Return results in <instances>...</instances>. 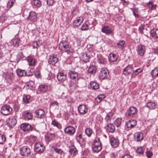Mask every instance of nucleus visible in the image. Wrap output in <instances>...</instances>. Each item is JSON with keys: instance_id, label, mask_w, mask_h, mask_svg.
Here are the masks:
<instances>
[{"instance_id": "f257e3e1", "label": "nucleus", "mask_w": 158, "mask_h": 158, "mask_svg": "<svg viewBox=\"0 0 158 158\" xmlns=\"http://www.w3.org/2000/svg\"><path fill=\"white\" fill-rule=\"evenodd\" d=\"M59 49L64 52L70 54L73 52V49L69 45V43L65 40L61 41L59 45Z\"/></svg>"}, {"instance_id": "f03ea898", "label": "nucleus", "mask_w": 158, "mask_h": 158, "mask_svg": "<svg viewBox=\"0 0 158 158\" xmlns=\"http://www.w3.org/2000/svg\"><path fill=\"white\" fill-rule=\"evenodd\" d=\"M12 111V109L9 105H4L2 106L1 112L3 115H7L10 114Z\"/></svg>"}, {"instance_id": "7ed1b4c3", "label": "nucleus", "mask_w": 158, "mask_h": 158, "mask_svg": "<svg viewBox=\"0 0 158 158\" xmlns=\"http://www.w3.org/2000/svg\"><path fill=\"white\" fill-rule=\"evenodd\" d=\"M20 154L24 156H28L31 153L30 148L27 146H24L21 147L20 149Z\"/></svg>"}, {"instance_id": "20e7f679", "label": "nucleus", "mask_w": 158, "mask_h": 158, "mask_svg": "<svg viewBox=\"0 0 158 158\" xmlns=\"http://www.w3.org/2000/svg\"><path fill=\"white\" fill-rule=\"evenodd\" d=\"M88 107L85 104H81L78 107V111L81 114L84 115L88 112Z\"/></svg>"}, {"instance_id": "39448f33", "label": "nucleus", "mask_w": 158, "mask_h": 158, "mask_svg": "<svg viewBox=\"0 0 158 158\" xmlns=\"http://www.w3.org/2000/svg\"><path fill=\"white\" fill-rule=\"evenodd\" d=\"M21 129L24 132H29L33 130V127L27 123L22 124L20 126Z\"/></svg>"}, {"instance_id": "423d86ee", "label": "nucleus", "mask_w": 158, "mask_h": 158, "mask_svg": "<svg viewBox=\"0 0 158 158\" xmlns=\"http://www.w3.org/2000/svg\"><path fill=\"white\" fill-rule=\"evenodd\" d=\"M109 74V71L107 69L105 68H102L100 71L99 77L100 79H104L107 77Z\"/></svg>"}, {"instance_id": "0eeeda50", "label": "nucleus", "mask_w": 158, "mask_h": 158, "mask_svg": "<svg viewBox=\"0 0 158 158\" xmlns=\"http://www.w3.org/2000/svg\"><path fill=\"white\" fill-rule=\"evenodd\" d=\"M136 51L138 55L143 56L145 52V46L142 44L138 45Z\"/></svg>"}, {"instance_id": "6e6552de", "label": "nucleus", "mask_w": 158, "mask_h": 158, "mask_svg": "<svg viewBox=\"0 0 158 158\" xmlns=\"http://www.w3.org/2000/svg\"><path fill=\"white\" fill-rule=\"evenodd\" d=\"M137 111V109L135 107L131 106L126 112V115L127 117L132 116L136 113Z\"/></svg>"}, {"instance_id": "1a4fd4ad", "label": "nucleus", "mask_w": 158, "mask_h": 158, "mask_svg": "<svg viewBox=\"0 0 158 158\" xmlns=\"http://www.w3.org/2000/svg\"><path fill=\"white\" fill-rule=\"evenodd\" d=\"M45 149L43 145L40 143H38L35 144V150L38 153L42 152Z\"/></svg>"}, {"instance_id": "9d476101", "label": "nucleus", "mask_w": 158, "mask_h": 158, "mask_svg": "<svg viewBox=\"0 0 158 158\" xmlns=\"http://www.w3.org/2000/svg\"><path fill=\"white\" fill-rule=\"evenodd\" d=\"M58 59L56 55L52 54L49 56L48 62L50 64L54 65L58 62Z\"/></svg>"}, {"instance_id": "9b49d317", "label": "nucleus", "mask_w": 158, "mask_h": 158, "mask_svg": "<svg viewBox=\"0 0 158 158\" xmlns=\"http://www.w3.org/2000/svg\"><path fill=\"white\" fill-rule=\"evenodd\" d=\"M27 61L28 62V65L30 66H34L36 63V59L31 55L27 57Z\"/></svg>"}, {"instance_id": "f8f14e48", "label": "nucleus", "mask_w": 158, "mask_h": 158, "mask_svg": "<svg viewBox=\"0 0 158 158\" xmlns=\"http://www.w3.org/2000/svg\"><path fill=\"white\" fill-rule=\"evenodd\" d=\"M17 123L16 119L14 117H10L7 120V125L10 127H13Z\"/></svg>"}, {"instance_id": "ddd939ff", "label": "nucleus", "mask_w": 158, "mask_h": 158, "mask_svg": "<svg viewBox=\"0 0 158 158\" xmlns=\"http://www.w3.org/2000/svg\"><path fill=\"white\" fill-rule=\"evenodd\" d=\"M37 15L36 13L34 11H31L29 15L27 18V20L30 21H35L37 20Z\"/></svg>"}, {"instance_id": "4468645a", "label": "nucleus", "mask_w": 158, "mask_h": 158, "mask_svg": "<svg viewBox=\"0 0 158 158\" xmlns=\"http://www.w3.org/2000/svg\"><path fill=\"white\" fill-rule=\"evenodd\" d=\"M36 116L38 118H43L45 117V113L42 109H39L35 111Z\"/></svg>"}, {"instance_id": "2eb2a0df", "label": "nucleus", "mask_w": 158, "mask_h": 158, "mask_svg": "<svg viewBox=\"0 0 158 158\" xmlns=\"http://www.w3.org/2000/svg\"><path fill=\"white\" fill-rule=\"evenodd\" d=\"M76 139L80 144L84 143L85 142V140L82 138V134L80 132H77V133Z\"/></svg>"}, {"instance_id": "dca6fc26", "label": "nucleus", "mask_w": 158, "mask_h": 158, "mask_svg": "<svg viewBox=\"0 0 158 158\" xmlns=\"http://www.w3.org/2000/svg\"><path fill=\"white\" fill-rule=\"evenodd\" d=\"M65 133L71 135H73L75 132V129L72 126H68L64 129Z\"/></svg>"}, {"instance_id": "f3484780", "label": "nucleus", "mask_w": 158, "mask_h": 158, "mask_svg": "<svg viewBox=\"0 0 158 158\" xmlns=\"http://www.w3.org/2000/svg\"><path fill=\"white\" fill-rule=\"evenodd\" d=\"M136 121L135 120H129L126 123L127 128L131 129L136 125Z\"/></svg>"}, {"instance_id": "a211bd4d", "label": "nucleus", "mask_w": 158, "mask_h": 158, "mask_svg": "<svg viewBox=\"0 0 158 158\" xmlns=\"http://www.w3.org/2000/svg\"><path fill=\"white\" fill-rule=\"evenodd\" d=\"M83 21V18L82 17H77L76 19L74 21L73 24L75 26L78 27L81 24Z\"/></svg>"}, {"instance_id": "6ab92c4d", "label": "nucleus", "mask_w": 158, "mask_h": 158, "mask_svg": "<svg viewBox=\"0 0 158 158\" xmlns=\"http://www.w3.org/2000/svg\"><path fill=\"white\" fill-rule=\"evenodd\" d=\"M102 31L106 34H110L112 33V30L109 26H104L102 28Z\"/></svg>"}, {"instance_id": "aec40b11", "label": "nucleus", "mask_w": 158, "mask_h": 158, "mask_svg": "<svg viewBox=\"0 0 158 158\" xmlns=\"http://www.w3.org/2000/svg\"><path fill=\"white\" fill-rule=\"evenodd\" d=\"M135 140L137 141H139L142 140L143 139V134L140 132H137L134 134Z\"/></svg>"}, {"instance_id": "412c9836", "label": "nucleus", "mask_w": 158, "mask_h": 158, "mask_svg": "<svg viewBox=\"0 0 158 158\" xmlns=\"http://www.w3.org/2000/svg\"><path fill=\"white\" fill-rule=\"evenodd\" d=\"M57 78L59 81H64L66 79V75L63 73L60 72L58 73Z\"/></svg>"}, {"instance_id": "4be33fe9", "label": "nucleus", "mask_w": 158, "mask_h": 158, "mask_svg": "<svg viewBox=\"0 0 158 158\" xmlns=\"http://www.w3.org/2000/svg\"><path fill=\"white\" fill-rule=\"evenodd\" d=\"M69 76L70 78L75 81L78 80L77 73L74 72L70 71L69 73Z\"/></svg>"}, {"instance_id": "5701e85b", "label": "nucleus", "mask_w": 158, "mask_h": 158, "mask_svg": "<svg viewBox=\"0 0 158 158\" xmlns=\"http://www.w3.org/2000/svg\"><path fill=\"white\" fill-rule=\"evenodd\" d=\"M69 87L71 90H73L78 87L77 82L76 81H71L69 85Z\"/></svg>"}, {"instance_id": "b1692460", "label": "nucleus", "mask_w": 158, "mask_h": 158, "mask_svg": "<svg viewBox=\"0 0 158 158\" xmlns=\"http://www.w3.org/2000/svg\"><path fill=\"white\" fill-rule=\"evenodd\" d=\"M110 143L111 146L114 148H116L118 146V140L112 138L110 139Z\"/></svg>"}, {"instance_id": "393cba45", "label": "nucleus", "mask_w": 158, "mask_h": 158, "mask_svg": "<svg viewBox=\"0 0 158 158\" xmlns=\"http://www.w3.org/2000/svg\"><path fill=\"white\" fill-rule=\"evenodd\" d=\"M81 58L83 61L87 63L89 61L90 57L89 55H88L87 53L84 52L82 53Z\"/></svg>"}, {"instance_id": "a878e982", "label": "nucleus", "mask_w": 158, "mask_h": 158, "mask_svg": "<svg viewBox=\"0 0 158 158\" xmlns=\"http://www.w3.org/2000/svg\"><path fill=\"white\" fill-rule=\"evenodd\" d=\"M150 34L153 38H158V29H153L152 30L150 31Z\"/></svg>"}, {"instance_id": "bb28decb", "label": "nucleus", "mask_w": 158, "mask_h": 158, "mask_svg": "<svg viewBox=\"0 0 158 158\" xmlns=\"http://www.w3.org/2000/svg\"><path fill=\"white\" fill-rule=\"evenodd\" d=\"M132 71V68L130 66H128L124 69L123 73L125 75H128L130 74Z\"/></svg>"}, {"instance_id": "cd10ccee", "label": "nucleus", "mask_w": 158, "mask_h": 158, "mask_svg": "<svg viewBox=\"0 0 158 158\" xmlns=\"http://www.w3.org/2000/svg\"><path fill=\"white\" fill-rule=\"evenodd\" d=\"M39 90L42 93H45L48 89V86L46 85H41L38 87Z\"/></svg>"}, {"instance_id": "c85d7f7f", "label": "nucleus", "mask_w": 158, "mask_h": 158, "mask_svg": "<svg viewBox=\"0 0 158 158\" xmlns=\"http://www.w3.org/2000/svg\"><path fill=\"white\" fill-rule=\"evenodd\" d=\"M98 62L102 64H105L106 62V60L101 55H99L98 56Z\"/></svg>"}, {"instance_id": "c756f323", "label": "nucleus", "mask_w": 158, "mask_h": 158, "mask_svg": "<svg viewBox=\"0 0 158 158\" xmlns=\"http://www.w3.org/2000/svg\"><path fill=\"white\" fill-rule=\"evenodd\" d=\"M69 152L70 154L74 156L76 155L78 152L76 147L73 145L71 146Z\"/></svg>"}, {"instance_id": "7c9ffc66", "label": "nucleus", "mask_w": 158, "mask_h": 158, "mask_svg": "<svg viewBox=\"0 0 158 158\" xmlns=\"http://www.w3.org/2000/svg\"><path fill=\"white\" fill-rule=\"evenodd\" d=\"M146 106L151 109H154L156 107V103L153 102H148L147 103Z\"/></svg>"}, {"instance_id": "2f4dec72", "label": "nucleus", "mask_w": 158, "mask_h": 158, "mask_svg": "<svg viewBox=\"0 0 158 158\" xmlns=\"http://www.w3.org/2000/svg\"><path fill=\"white\" fill-rule=\"evenodd\" d=\"M24 117L25 120H29L32 119L33 115L30 112H26L24 114Z\"/></svg>"}, {"instance_id": "473e14b6", "label": "nucleus", "mask_w": 158, "mask_h": 158, "mask_svg": "<svg viewBox=\"0 0 158 158\" xmlns=\"http://www.w3.org/2000/svg\"><path fill=\"white\" fill-rule=\"evenodd\" d=\"M106 127L107 131L110 132H113L115 130L114 126L111 123L107 124Z\"/></svg>"}, {"instance_id": "72a5a7b5", "label": "nucleus", "mask_w": 158, "mask_h": 158, "mask_svg": "<svg viewBox=\"0 0 158 158\" xmlns=\"http://www.w3.org/2000/svg\"><path fill=\"white\" fill-rule=\"evenodd\" d=\"M16 72L17 75L19 77L25 76L26 74V72L25 70L20 69H18L17 70Z\"/></svg>"}, {"instance_id": "f704fd0d", "label": "nucleus", "mask_w": 158, "mask_h": 158, "mask_svg": "<svg viewBox=\"0 0 158 158\" xmlns=\"http://www.w3.org/2000/svg\"><path fill=\"white\" fill-rule=\"evenodd\" d=\"M96 67L95 66L91 65L88 69V71L89 73L93 74L95 73L96 72Z\"/></svg>"}, {"instance_id": "c9c22d12", "label": "nucleus", "mask_w": 158, "mask_h": 158, "mask_svg": "<svg viewBox=\"0 0 158 158\" xmlns=\"http://www.w3.org/2000/svg\"><path fill=\"white\" fill-rule=\"evenodd\" d=\"M151 74L153 77H158V68H156L151 72Z\"/></svg>"}, {"instance_id": "e433bc0d", "label": "nucleus", "mask_w": 158, "mask_h": 158, "mask_svg": "<svg viewBox=\"0 0 158 158\" xmlns=\"http://www.w3.org/2000/svg\"><path fill=\"white\" fill-rule=\"evenodd\" d=\"M105 98V96L103 94H100L95 98V101L98 102H100L102 100L104 99Z\"/></svg>"}, {"instance_id": "4c0bfd02", "label": "nucleus", "mask_w": 158, "mask_h": 158, "mask_svg": "<svg viewBox=\"0 0 158 158\" xmlns=\"http://www.w3.org/2000/svg\"><path fill=\"white\" fill-rule=\"evenodd\" d=\"M91 87L94 89H97L99 88V85L96 82L91 81L90 83Z\"/></svg>"}, {"instance_id": "58836bf2", "label": "nucleus", "mask_w": 158, "mask_h": 158, "mask_svg": "<svg viewBox=\"0 0 158 158\" xmlns=\"http://www.w3.org/2000/svg\"><path fill=\"white\" fill-rule=\"evenodd\" d=\"M109 59L110 61L114 62L117 60V57L115 54L111 53L110 54Z\"/></svg>"}, {"instance_id": "ea45409f", "label": "nucleus", "mask_w": 158, "mask_h": 158, "mask_svg": "<svg viewBox=\"0 0 158 158\" xmlns=\"http://www.w3.org/2000/svg\"><path fill=\"white\" fill-rule=\"evenodd\" d=\"M93 132L92 130L90 128H87L85 131V134L89 137H90L91 136Z\"/></svg>"}, {"instance_id": "a19ab883", "label": "nucleus", "mask_w": 158, "mask_h": 158, "mask_svg": "<svg viewBox=\"0 0 158 158\" xmlns=\"http://www.w3.org/2000/svg\"><path fill=\"white\" fill-rule=\"evenodd\" d=\"M112 113L111 112L109 113L106 115L105 118V121L107 123L110 122L112 118Z\"/></svg>"}, {"instance_id": "79ce46f5", "label": "nucleus", "mask_w": 158, "mask_h": 158, "mask_svg": "<svg viewBox=\"0 0 158 158\" xmlns=\"http://www.w3.org/2000/svg\"><path fill=\"white\" fill-rule=\"evenodd\" d=\"M6 141V136L2 134H0V144H3Z\"/></svg>"}, {"instance_id": "37998d69", "label": "nucleus", "mask_w": 158, "mask_h": 158, "mask_svg": "<svg viewBox=\"0 0 158 158\" xmlns=\"http://www.w3.org/2000/svg\"><path fill=\"white\" fill-rule=\"evenodd\" d=\"M54 138V135L53 134H48L46 137V140L49 142L53 140Z\"/></svg>"}, {"instance_id": "c03bdc74", "label": "nucleus", "mask_w": 158, "mask_h": 158, "mask_svg": "<svg viewBox=\"0 0 158 158\" xmlns=\"http://www.w3.org/2000/svg\"><path fill=\"white\" fill-rule=\"evenodd\" d=\"M92 27H90L89 25H88V24L86 23H85L83 24L81 27V29L82 30H88L89 28H91Z\"/></svg>"}, {"instance_id": "a18cd8bd", "label": "nucleus", "mask_w": 158, "mask_h": 158, "mask_svg": "<svg viewBox=\"0 0 158 158\" xmlns=\"http://www.w3.org/2000/svg\"><path fill=\"white\" fill-rule=\"evenodd\" d=\"M102 149L101 146H94L93 148V151L96 152H99Z\"/></svg>"}, {"instance_id": "49530a36", "label": "nucleus", "mask_w": 158, "mask_h": 158, "mask_svg": "<svg viewBox=\"0 0 158 158\" xmlns=\"http://www.w3.org/2000/svg\"><path fill=\"white\" fill-rule=\"evenodd\" d=\"M33 4L34 5L37 7H40L41 5V2L39 0H34Z\"/></svg>"}, {"instance_id": "de8ad7c7", "label": "nucleus", "mask_w": 158, "mask_h": 158, "mask_svg": "<svg viewBox=\"0 0 158 158\" xmlns=\"http://www.w3.org/2000/svg\"><path fill=\"white\" fill-rule=\"evenodd\" d=\"M143 69L142 68H139L134 71H133L132 74L134 75H136L143 71Z\"/></svg>"}, {"instance_id": "09e8293b", "label": "nucleus", "mask_w": 158, "mask_h": 158, "mask_svg": "<svg viewBox=\"0 0 158 158\" xmlns=\"http://www.w3.org/2000/svg\"><path fill=\"white\" fill-rule=\"evenodd\" d=\"M52 124L54 126L60 129L61 128L60 124L55 120L52 121Z\"/></svg>"}, {"instance_id": "8fccbe9b", "label": "nucleus", "mask_w": 158, "mask_h": 158, "mask_svg": "<svg viewBox=\"0 0 158 158\" xmlns=\"http://www.w3.org/2000/svg\"><path fill=\"white\" fill-rule=\"evenodd\" d=\"M30 99V96L29 95H25L23 98V100L24 102L28 103Z\"/></svg>"}, {"instance_id": "3c124183", "label": "nucleus", "mask_w": 158, "mask_h": 158, "mask_svg": "<svg viewBox=\"0 0 158 158\" xmlns=\"http://www.w3.org/2000/svg\"><path fill=\"white\" fill-rule=\"evenodd\" d=\"M125 41L123 40H119V48L122 49L125 46Z\"/></svg>"}, {"instance_id": "603ef678", "label": "nucleus", "mask_w": 158, "mask_h": 158, "mask_svg": "<svg viewBox=\"0 0 158 158\" xmlns=\"http://www.w3.org/2000/svg\"><path fill=\"white\" fill-rule=\"evenodd\" d=\"M144 150L141 147H139L136 150V152L139 154H143Z\"/></svg>"}, {"instance_id": "864d4df0", "label": "nucleus", "mask_w": 158, "mask_h": 158, "mask_svg": "<svg viewBox=\"0 0 158 158\" xmlns=\"http://www.w3.org/2000/svg\"><path fill=\"white\" fill-rule=\"evenodd\" d=\"M55 2V0H47V3L49 6H52L53 5Z\"/></svg>"}, {"instance_id": "5fc2aeb1", "label": "nucleus", "mask_w": 158, "mask_h": 158, "mask_svg": "<svg viewBox=\"0 0 158 158\" xmlns=\"http://www.w3.org/2000/svg\"><path fill=\"white\" fill-rule=\"evenodd\" d=\"M133 14L136 17H139V15L138 14V8H134L133 10Z\"/></svg>"}, {"instance_id": "6e6d98bb", "label": "nucleus", "mask_w": 158, "mask_h": 158, "mask_svg": "<svg viewBox=\"0 0 158 158\" xmlns=\"http://www.w3.org/2000/svg\"><path fill=\"white\" fill-rule=\"evenodd\" d=\"M146 154L148 158H151L153 155V153L150 151H147Z\"/></svg>"}, {"instance_id": "4d7b16f0", "label": "nucleus", "mask_w": 158, "mask_h": 158, "mask_svg": "<svg viewBox=\"0 0 158 158\" xmlns=\"http://www.w3.org/2000/svg\"><path fill=\"white\" fill-rule=\"evenodd\" d=\"M35 76L37 78H39L41 77V73L40 71H37L35 73Z\"/></svg>"}, {"instance_id": "13d9d810", "label": "nucleus", "mask_w": 158, "mask_h": 158, "mask_svg": "<svg viewBox=\"0 0 158 158\" xmlns=\"http://www.w3.org/2000/svg\"><path fill=\"white\" fill-rule=\"evenodd\" d=\"M31 139H32L34 142L37 140V137L36 135H31L30 136Z\"/></svg>"}, {"instance_id": "bf43d9fd", "label": "nucleus", "mask_w": 158, "mask_h": 158, "mask_svg": "<svg viewBox=\"0 0 158 158\" xmlns=\"http://www.w3.org/2000/svg\"><path fill=\"white\" fill-rule=\"evenodd\" d=\"M55 151L59 154H61L62 152V150L60 149L55 148H54Z\"/></svg>"}, {"instance_id": "052dcab7", "label": "nucleus", "mask_w": 158, "mask_h": 158, "mask_svg": "<svg viewBox=\"0 0 158 158\" xmlns=\"http://www.w3.org/2000/svg\"><path fill=\"white\" fill-rule=\"evenodd\" d=\"M17 57L19 58H22L24 57V55L22 52H19L17 55Z\"/></svg>"}, {"instance_id": "680f3d73", "label": "nucleus", "mask_w": 158, "mask_h": 158, "mask_svg": "<svg viewBox=\"0 0 158 158\" xmlns=\"http://www.w3.org/2000/svg\"><path fill=\"white\" fill-rule=\"evenodd\" d=\"M78 12V10L77 8H74L73 10L72 11V14L75 15Z\"/></svg>"}, {"instance_id": "e2e57ef3", "label": "nucleus", "mask_w": 158, "mask_h": 158, "mask_svg": "<svg viewBox=\"0 0 158 158\" xmlns=\"http://www.w3.org/2000/svg\"><path fill=\"white\" fill-rule=\"evenodd\" d=\"M50 105L51 106H58V103L56 101H54L50 103Z\"/></svg>"}, {"instance_id": "0e129e2a", "label": "nucleus", "mask_w": 158, "mask_h": 158, "mask_svg": "<svg viewBox=\"0 0 158 158\" xmlns=\"http://www.w3.org/2000/svg\"><path fill=\"white\" fill-rule=\"evenodd\" d=\"M122 158H131V157L130 155L125 154L122 157Z\"/></svg>"}, {"instance_id": "69168bd1", "label": "nucleus", "mask_w": 158, "mask_h": 158, "mask_svg": "<svg viewBox=\"0 0 158 158\" xmlns=\"http://www.w3.org/2000/svg\"><path fill=\"white\" fill-rule=\"evenodd\" d=\"M152 52L154 54L158 55V48L153 49Z\"/></svg>"}, {"instance_id": "338daca9", "label": "nucleus", "mask_w": 158, "mask_h": 158, "mask_svg": "<svg viewBox=\"0 0 158 158\" xmlns=\"http://www.w3.org/2000/svg\"><path fill=\"white\" fill-rule=\"evenodd\" d=\"M40 46L39 43L37 42L34 43V47L35 48H37Z\"/></svg>"}, {"instance_id": "774afa93", "label": "nucleus", "mask_w": 158, "mask_h": 158, "mask_svg": "<svg viewBox=\"0 0 158 158\" xmlns=\"http://www.w3.org/2000/svg\"><path fill=\"white\" fill-rule=\"evenodd\" d=\"M94 143H101L100 139L98 137H96L94 140Z\"/></svg>"}]
</instances>
